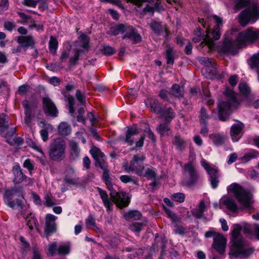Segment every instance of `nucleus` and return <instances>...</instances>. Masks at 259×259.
<instances>
[{
	"mask_svg": "<svg viewBox=\"0 0 259 259\" xmlns=\"http://www.w3.org/2000/svg\"><path fill=\"white\" fill-rule=\"evenodd\" d=\"M233 31H228L225 34L223 49H233L236 47L244 48L247 47V44H252L255 40H259V30L253 27H249L239 33L235 40H233L228 36V33H231Z\"/></svg>",
	"mask_w": 259,
	"mask_h": 259,
	"instance_id": "1",
	"label": "nucleus"
},
{
	"mask_svg": "<svg viewBox=\"0 0 259 259\" xmlns=\"http://www.w3.org/2000/svg\"><path fill=\"white\" fill-rule=\"evenodd\" d=\"M235 7L237 11L247 7L238 16L239 23L243 26L253 24L259 19V7L255 3L250 0H236Z\"/></svg>",
	"mask_w": 259,
	"mask_h": 259,
	"instance_id": "2",
	"label": "nucleus"
},
{
	"mask_svg": "<svg viewBox=\"0 0 259 259\" xmlns=\"http://www.w3.org/2000/svg\"><path fill=\"white\" fill-rule=\"evenodd\" d=\"M241 230L240 225H235L232 232L233 240L230 252V255L232 257L244 258L250 256L254 251L253 248L247 247L245 240L239 237Z\"/></svg>",
	"mask_w": 259,
	"mask_h": 259,
	"instance_id": "3",
	"label": "nucleus"
},
{
	"mask_svg": "<svg viewBox=\"0 0 259 259\" xmlns=\"http://www.w3.org/2000/svg\"><path fill=\"white\" fill-rule=\"evenodd\" d=\"M225 101L220 102L218 105L219 119L225 121L231 114L230 110L235 108L239 104L237 100L236 95L232 90L227 89L225 92Z\"/></svg>",
	"mask_w": 259,
	"mask_h": 259,
	"instance_id": "4",
	"label": "nucleus"
},
{
	"mask_svg": "<svg viewBox=\"0 0 259 259\" xmlns=\"http://www.w3.org/2000/svg\"><path fill=\"white\" fill-rule=\"evenodd\" d=\"M228 193H233L241 205V208L249 209L253 203L251 194L240 185L234 183L227 187Z\"/></svg>",
	"mask_w": 259,
	"mask_h": 259,
	"instance_id": "5",
	"label": "nucleus"
},
{
	"mask_svg": "<svg viewBox=\"0 0 259 259\" xmlns=\"http://www.w3.org/2000/svg\"><path fill=\"white\" fill-rule=\"evenodd\" d=\"M110 32L113 35L120 33L123 34V38H130L135 43L140 42L142 39L140 34L133 26L126 24H120L112 26L110 29Z\"/></svg>",
	"mask_w": 259,
	"mask_h": 259,
	"instance_id": "6",
	"label": "nucleus"
},
{
	"mask_svg": "<svg viewBox=\"0 0 259 259\" xmlns=\"http://www.w3.org/2000/svg\"><path fill=\"white\" fill-rule=\"evenodd\" d=\"M66 144L61 138H56L50 144L49 151L50 158L55 161H61L65 157Z\"/></svg>",
	"mask_w": 259,
	"mask_h": 259,
	"instance_id": "7",
	"label": "nucleus"
},
{
	"mask_svg": "<svg viewBox=\"0 0 259 259\" xmlns=\"http://www.w3.org/2000/svg\"><path fill=\"white\" fill-rule=\"evenodd\" d=\"M209 17H208L206 20L204 19H201L199 20V23L202 24V25L204 27H206L207 30L206 31V35L205 36H198L193 38V41L194 43L201 42V46L203 48L205 46H207L208 49H212L214 45V42L213 40L210 38L208 34L210 33V24L209 22Z\"/></svg>",
	"mask_w": 259,
	"mask_h": 259,
	"instance_id": "8",
	"label": "nucleus"
},
{
	"mask_svg": "<svg viewBox=\"0 0 259 259\" xmlns=\"http://www.w3.org/2000/svg\"><path fill=\"white\" fill-rule=\"evenodd\" d=\"M184 175L185 177V179L183 181L185 185L190 187L197 183L199 175L192 162L184 165Z\"/></svg>",
	"mask_w": 259,
	"mask_h": 259,
	"instance_id": "9",
	"label": "nucleus"
},
{
	"mask_svg": "<svg viewBox=\"0 0 259 259\" xmlns=\"http://www.w3.org/2000/svg\"><path fill=\"white\" fill-rule=\"evenodd\" d=\"M213 237V247L220 254H223L225 250L226 244V239L220 233L214 231H209L205 233L206 238Z\"/></svg>",
	"mask_w": 259,
	"mask_h": 259,
	"instance_id": "10",
	"label": "nucleus"
},
{
	"mask_svg": "<svg viewBox=\"0 0 259 259\" xmlns=\"http://www.w3.org/2000/svg\"><path fill=\"white\" fill-rule=\"evenodd\" d=\"M110 195L112 201L120 208L127 207L130 203V198L123 191L116 192L114 189L110 190Z\"/></svg>",
	"mask_w": 259,
	"mask_h": 259,
	"instance_id": "11",
	"label": "nucleus"
},
{
	"mask_svg": "<svg viewBox=\"0 0 259 259\" xmlns=\"http://www.w3.org/2000/svg\"><path fill=\"white\" fill-rule=\"evenodd\" d=\"M22 106L26 115L25 122L28 125L31 122L38 110V102L36 101L28 102L27 100H24Z\"/></svg>",
	"mask_w": 259,
	"mask_h": 259,
	"instance_id": "12",
	"label": "nucleus"
},
{
	"mask_svg": "<svg viewBox=\"0 0 259 259\" xmlns=\"http://www.w3.org/2000/svg\"><path fill=\"white\" fill-rule=\"evenodd\" d=\"M145 157L142 155H135L131 162L130 170L134 171L139 176L144 175V166L143 161Z\"/></svg>",
	"mask_w": 259,
	"mask_h": 259,
	"instance_id": "13",
	"label": "nucleus"
},
{
	"mask_svg": "<svg viewBox=\"0 0 259 259\" xmlns=\"http://www.w3.org/2000/svg\"><path fill=\"white\" fill-rule=\"evenodd\" d=\"M201 164L209 175V180L212 188L213 189L216 188L219 183V175L218 169L211 167L210 165L204 160L201 161Z\"/></svg>",
	"mask_w": 259,
	"mask_h": 259,
	"instance_id": "14",
	"label": "nucleus"
},
{
	"mask_svg": "<svg viewBox=\"0 0 259 259\" xmlns=\"http://www.w3.org/2000/svg\"><path fill=\"white\" fill-rule=\"evenodd\" d=\"M90 152L96 161V166H99L102 169L108 168V163L105 161V155L99 148L93 147Z\"/></svg>",
	"mask_w": 259,
	"mask_h": 259,
	"instance_id": "15",
	"label": "nucleus"
},
{
	"mask_svg": "<svg viewBox=\"0 0 259 259\" xmlns=\"http://www.w3.org/2000/svg\"><path fill=\"white\" fill-rule=\"evenodd\" d=\"M44 113L49 116L55 117L58 116V110L54 102L49 97L42 99Z\"/></svg>",
	"mask_w": 259,
	"mask_h": 259,
	"instance_id": "16",
	"label": "nucleus"
},
{
	"mask_svg": "<svg viewBox=\"0 0 259 259\" xmlns=\"http://www.w3.org/2000/svg\"><path fill=\"white\" fill-rule=\"evenodd\" d=\"M244 124L239 121L231 126L230 134L233 141L237 142L240 139L244 133Z\"/></svg>",
	"mask_w": 259,
	"mask_h": 259,
	"instance_id": "17",
	"label": "nucleus"
},
{
	"mask_svg": "<svg viewBox=\"0 0 259 259\" xmlns=\"http://www.w3.org/2000/svg\"><path fill=\"white\" fill-rule=\"evenodd\" d=\"M22 190L23 188L22 187H17V193L20 191L22 193ZM17 210L19 211L20 215L24 219L32 214L29 210V205L26 204V202L22 194L21 198L17 199Z\"/></svg>",
	"mask_w": 259,
	"mask_h": 259,
	"instance_id": "18",
	"label": "nucleus"
},
{
	"mask_svg": "<svg viewBox=\"0 0 259 259\" xmlns=\"http://www.w3.org/2000/svg\"><path fill=\"white\" fill-rule=\"evenodd\" d=\"M68 158L70 162L75 161L79 158L80 149L76 142L72 140L69 141L68 144Z\"/></svg>",
	"mask_w": 259,
	"mask_h": 259,
	"instance_id": "19",
	"label": "nucleus"
},
{
	"mask_svg": "<svg viewBox=\"0 0 259 259\" xmlns=\"http://www.w3.org/2000/svg\"><path fill=\"white\" fill-rule=\"evenodd\" d=\"M56 217L51 214H48L45 219V234L48 237L56 231L55 220Z\"/></svg>",
	"mask_w": 259,
	"mask_h": 259,
	"instance_id": "20",
	"label": "nucleus"
},
{
	"mask_svg": "<svg viewBox=\"0 0 259 259\" xmlns=\"http://www.w3.org/2000/svg\"><path fill=\"white\" fill-rule=\"evenodd\" d=\"M16 190L15 189H8L4 195L5 203L9 207L14 209L16 205Z\"/></svg>",
	"mask_w": 259,
	"mask_h": 259,
	"instance_id": "21",
	"label": "nucleus"
},
{
	"mask_svg": "<svg viewBox=\"0 0 259 259\" xmlns=\"http://www.w3.org/2000/svg\"><path fill=\"white\" fill-rule=\"evenodd\" d=\"M65 182L73 186L80 185L79 179L76 177L74 168L71 166H68L66 171V175L64 178Z\"/></svg>",
	"mask_w": 259,
	"mask_h": 259,
	"instance_id": "22",
	"label": "nucleus"
},
{
	"mask_svg": "<svg viewBox=\"0 0 259 259\" xmlns=\"http://www.w3.org/2000/svg\"><path fill=\"white\" fill-rule=\"evenodd\" d=\"M151 29L158 35H163L166 37L168 33L165 25H162L161 23L156 21H152L150 24Z\"/></svg>",
	"mask_w": 259,
	"mask_h": 259,
	"instance_id": "23",
	"label": "nucleus"
},
{
	"mask_svg": "<svg viewBox=\"0 0 259 259\" xmlns=\"http://www.w3.org/2000/svg\"><path fill=\"white\" fill-rule=\"evenodd\" d=\"M221 202L225 205L229 210L236 212L240 207L236 204L234 198L229 196H224L221 199Z\"/></svg>",
	"mask_w": 259,
	"mask_h": 259,
	"instance_id": "24",
	"label": "nucleus"
},
{
	"mask_svg": "<svg viewBox=\"0 0 259 259\" xmlns=\"http://www.w3.org/2000/svg\"><path fill=\"white\" fill-rule=\"evenodd\" d=\"M172 145L175 146L176 149L180 151H183L186 148L187 143L179 134H177L172 137Z\"/></svg>",
	"mask_w": 259,
	"mask_h": 259,
	"instance_id": "25",
	"label": "nucleus"
},
{
	"mask_svg": "<svg viewBox=\"0 0 259 259\" xmlns=\"http://www.w3.org/2000/svg\"><path fill=\"white\" fill-rule=\"evenodd\" d=\"M97 189L102 200L104 206L107 208V211H112L113 204L109 198L108 194L106 191L102 190L99 187H97Z\"/></svg>",
	"mask_w": 259,
	"mask_h": 259,
	"instance_id": "26",
	"label": "nucleus"
},
{
	"mask_svg": "<svg viewBox=\"0 0 259 259\" xmlns=\"http://www.w3.org/2000/svg\"><path fill=\"white\" fill-rule=\"evenodd\" d=\"M212 17L216 24L214 26L211 33L213 38L215 40H218L220 38L221 35L220 27L222 25V19L217 15H213Z\"/></svg>",
	"mask_w": 259,
	"mask_h": 259,
	"instance_id": "27",
	"label": "nucleus"
},
{
	"mask_svg": "<svg viewBox=\"0 0 259 259\" xmlns=\"http://www.w3.org/2000/svg\"><path fill=\"white\" fill-rule=\"evenodd\" d=\"M139 133V130L136 128L127 127V130L126 132L125 138L124 141L130 146H132L135 143L132 137L138 135Z\"/></svg>",
	"mask_w": 259,
	"mask_h": 259,
	"instance_id": "28",
	"label": "nucleus"
},
{
	"mask_svg": "<svg viewBox=\"0 0 259 259\" xmlns=\"http://www.w3.org/2000/svg\"><path fill=\"white\" fill-rule=\"evenodd\" d=\"M165 118V120L167 122H170L175 117V113L174 110L170 108H164L162 111V113L160 114L159 118Z\"/></svg>",
	"mask_w": 259,
	"mask_h": 259,
	"instance_id": "29",
	"label": "nucleus"
},
{
	"mask_svg": "<svg viewBox=\"0 0 259 259\" xmlns=\"http://www.w3.org/2000/svg\"><path fill=\"white\" fill-rule=\"evenodd\" d=\"M8 119L7 115L4 113L0 114V132L2 136L6 135V132L9 131Z\"/></svg>",
	"mask_w": 259,
	"mask_h": 259,
	"instance_id": "30",
	"label": "nucleus"
},
{
	"mask_svg": "<svg viewBox=\"0 0 259 259\" xmlns=\"http://www.w3.org/2000/svg\"><path fill=\"white\" fill-rule=\"evenodd\" d=\"M247 63L251 68L253 69L255 68H259V53L255 54L252 56L247 60ZM257 78L259 80V69H257Z\"/></svg>",
	"mask_w": 259,
	"mask_h": 259,
	"instance_id": "31",
	"label": "nucleus"
},
{
	"mask_svg": "<svg viewBox=\"0 0 259 259\" xmlns=\"http://www.w3.org/2000/svg\"><path fill=\"white\" fill-rule=\"evenodd\" d=\"M124 219L128 221L131 220H138L142 218L141 213L136 210H129L124 214Z\"/></svg>",
	"mask_w": 259,
	"mask_h": 259,
	"instance_id": "32",
	"label": "nucleus"
},
{
	"mask_svg": "<svg viewBox=\"0 0 259 259\" xmlns=\"http://www.w3.org/2000/svg\"><path fill=\"white\" fill-rule=\"evenodd\" d=\"M103 170L102 179L105 182L107 188L109 190H112L113 189L112 179L110 177V172L107 168L102 169Z\"/></svg>",
	"mask_w": 259,
	"mask_h": 259,
	"instance_id": "33",
	"label": "nucleus"
},
{
	"mask_svg": "<svg viewBox=\"0 0 259 259\" xmlns=\"http://www.w3.org/2000/svg\"><path fill=\"white\" fill-rule=\"evenodd\" d=\"M40 124H42L41 127L45 128L40 131V135L44 141H46L48 139V130H52V125L47 123L45 120H42L39 122Z\"/></svg>",
	"mask_w": 259,
	"mask_h": 259,
	"instance_id": "34",
	"label": "nucleus"
},
{
	"mask_svg": "<svg viewBox=\"0 0 259 259\" xmlns=\"http://www.w3.org/2000/svg\"><path fill=\"white\" fill-rule=\"evenodd\" d=\"M59 133L62 136H68L71 132V128L70 125L65 122H62L58 126Z\"/></svg>",
	"mask_w": 259,
	"mask_h": 259,
	"instance_id": "35",
	"label": "nucleus"
},
{
	"mask_svg": "<svg viewBox=\"0 0 259 259\" xmlns=\"http://www.w3.org/2000/svg\"><path fill=\"white\" fill-rule=\"evenodd\" d=\"M170 94L176 98H182L184 96V89L178 84H174L170 89Z\"/></svg>",
	"mask_w": 259,
	"mask_h": 259,
	"instance_id": "36",
	"label": "nucleus"
},
{
	"mask_svg": "<svg viewBox=\"0 0 259 259\" xmlns=\"http://www.w3.org/2000/svg\"><path fill=\"white\" fill-rule=\"evenodd\" d=\"M210 139L217 146L222 145L225 141V137L220 134H212L209 135Z\"/></svg>",
	"mask_w": 259,
	"mask_h": 259,
	"instance_id": "37",
	"label": "nucleus"
},
{
	"mask_svg": "<svg viewBox=\"0 0 259 259\" xmlns=\"http://www.w3.org/2000/svg\"><path fill=\"white\" fill-rule=\"evenodd\" d=\"M150 108L153 112L159 115L162 113L163 110L162 105L157 99H154L151 102Z\"/></svg>",
	"mask_w": 259,
	"mask_h": 259,
	"instance_id": "38",
	"label": "nucleus"
},
{
	"mask_svg": "<svg viewBox=\"0 0 259 259\" xmlns=\"http://www.w3.org/2000/svg\"><path fill=\"white\" fill-rule=\"evenodd\" d=\"M17 41L23 44L26 47H31L34 44L33 38L31 36L19 37Z\"/></svg>",
	"mask_w": 259,
	"mask_h": 259,
	"instance_id": "39",
	"label": "nucleus"
},
{
	"mask_svg": "<svg viewBox=\"0 0 259 259\" xmlns=\"http://www.w3.org/2000/svg\"><path fill=\"white\" fill-rule=\"evenodd\" d=\"M20 251L22 254H25L30 250V244L29 242L23 236L20 237Z\"/></svg>",
	"mask_w": 259,
	"mask_h": 259,
	"instance_id": "40",
	"label": "nucleus"
},
{
	"mask_svg": "<svg viewBox=\"0 0 259 259\" xmlns=\"http://www.w3.org/2000/svg\"><path fill=\"white\" fill-rule=\"evenodd\" d=\"M169 123L165 121L164 123H160L157 126L156 129L160 135L163 136L167 134L168 132L170 130V127L168 125Z\"/></svg>",
	"mask_w": 259,
	"mask_h": 259,
	"instance_id": "41",
	"label": "nucleus"
},
{
	"mask_svg": "<svg viewBox=\"0 0 259 259\" xmlns=\"http://www.w3.org/2000/svg\"><path fill=\"white\" fill-rule=\"evenodd\" d=\"M83 52V50H73V51L71 52V54L73 55V56H71L69 59L70 65H74L76 62L79 60L80 54Z\"/></svg>",
	"mask_w": 259,
	"mask_h": 259,
	"instance_id": "42",
	"label": "nucleus"
},
{
	"mask_svg": "<svg viewBox=\"0 0 259 259\" xmlns=\"http://www.w3.org/2000/svg\"><path fill=\"white\" fill-rule=\"evenodd\" d=\"M78 40L81 44V47L82 49H87L89 47L90 38L86 34L82 33L78 37Z\"/></svg>",
	"mask_w": 259,
	"mask_h": 259,
	"instance_id": "43",
	"label": "nucleus"
},
{
	"mask_svg": "<svg viewBox=\"0 0 259 259\" xmlns=\"http://www.w3.org/2000/svg\"><path fill=\"white\" fill-rule=\"evenodd\" d=\"M165 57L167 64L172 65L175 59V52L174 51V50H166Z\"/></svg>",
	"mask_w": 259,
	"mask_h": 259,
	"instance_id": "44",
	"label": "nucleus"
},
{
	"mask_svg": "<svg viewBox=\"0 0 259 259\" xmlns=\"http://www.w3.org/2000/svg\"><path fill=\"white\" fill-rule=\"evenodd\" d=\"M199 117L200 122L201 124H207V120L210 116L207 114L205 108L203 107L201 108Z\"/></svg>",
	"mask_w": 259,
	"mask_h": 259,
	"instance_id": "45",
	"label": "nucleus"
},
{
	"mask_svg": "<svg viewBox=\"0 0 259 259\" xmlns=\"http://www.w3.org/2000/svg\"><path fill=\"white\" fill-rule=\"evenodd\" d=\"M239 90L244 96L247 97L250 93V89L248 85L245 82H241L239 84Z\"/></svg>",
	"mask_w": 259,
	"mask_h": 259,
	"instance_id": "46",
	"label": "nucleus"
},
{
	"mask_svg": "<svg viewBox=\"0 0 259 259\" xmlns=\"http://www.w3.org/2000/svg\"><path fill=\"white\" fill-rule=\"evenodd\" d=\"M144 224L142 223H133L130 226V230L134 232L139 233L143 229Z\"/></svg>",
	"mask_w": 259,
	"mask_h": 259,
	"instance_id": "47",
	"label": "nucleus"
},
{
	"mask_svg": "<svg viewBox=\"0 0 259 259\" xmlns=\"http://www.w3.org/2000/svg\"><path fill=\"white\" fill-rule=\"evenodd\" d=\"M6 134L4 137L7 138V142L11 145H15L16 144V135L14 133L10 134L8 131L6 132Z\"/></svg>",
	"mask_w": 259,
	"mask_h": 259,
	"instance_id": "48",
	"label": "nucleus"
},
{
	"mask_svg": "<svg viewBox=\"0 0 259 259\" xmlns=\"http://www.w3.org/2000/svg\"><path fill=\"white\" fill-rule=\"evenodd\" d=\"M27 222V225L30 230H32L36 224V220L33 215H30L25 219Z\"/></svg>",
	"mask_w": 259,
	"mask_h": 259,
	"instance_id": "49",
	"label": "nucleus"
},
{
	"mask_svg": "<svg viewBox=\"0 0 259 259\" xmlns=\"http://www.w3.org/2000/svg\"><path fill=\"white\" fill-rule=\"evenodd\" d=\"M38 2H41V4L44 6H46V0H24V4L30 7H35Z\"/></svg>",
	"mask_w": 259,
	"mask_h": 259,
	"instance_id": "50",
	"label": "nucleus"
},
{
	"mask_svg": "<svg viewBox=\"0 0 259 259\" xmlns=\"http://www.w3.org/2000/svg\"><path fill=\"white\" fill-rule=\"evenodd\" d=\"M185 198V195L183 193H174L171 196V199L172 200L179 202H183L184 201Z\"/></svg>",
	"mask_w": 259,
	"mask_h": 259,
	"instance_id": "51",
	"label": "nucleus"
},
{
	"mask_svg": "<svg viewBox=\"0 0 259 259\" xmlns=\"http://www.w3.org/2000/svg\"><path fill=\"white\" fill-rule=\"evenodd\" d=\"M143 177H147L148 179H155L156 174L154 168H148L145 172L144 171V175Z\"/></svg>",
	"mask_w": 259,
	"mask_h": 259,
	"instance_id": "52",
	"label": "nucleus"
},
{
	"mask_svg": "<svg viewBox=\"0 0 259 259\" xmlns=\"http://www.w3.org/2000/svg\"><path fill=\"white\" fill-rule=\"evenodd\" d=\"M135 253L133 254H130L128 255V257L131 259H136L137 258H139L140 256L142 255L143 254V249L142 248H138L137 249L136 248V250L134 251Z\"/></svg>",
	"mask_w": 259,
	"mask_h": 259,
	"instance_id": "53",
	"label": "nucleus"
},
{
	"mask_svg": "<svg viewBox=\"0 0 259 259\" xmlns=\"http://www.w3.org/2000/svg\"><path fill=\"white\" fill-rule=\"evenodd\" d=\"M18 179L17 180V183H20L23 182L28 181L30 183L31 179L29 178H27L21 171L20 170V174H19Z\"/></svg>",
	"mask_w": 259,
	"mask_h": 259,
	"instance_id": "54",
	"label": "nucleus"
},
{
	"mask_svg": "<svg viewBox=\"0 0 259 259\" xmlns=\"http://www.w3.org/2000/svg\"><path fill=\"white\" fill-rule=\"evenodd\" d=\"M198 60L207 67L211 66L212 64L211 60L208 57H198Z\"/></svg>",
	"mask_w": 259,
	"mask_h": 259,
	"instance_id": "55",
	"label": "nucleus"
},
{
	"mask_svg": "<svg viewBox=\"0 0 259 259\" xmlns=\"http://www.w3.org/2000/svg\"><path fill=\"white\" fill-rule=\"evenodd\" d=\"M257 154V152H253L248 153H246L242 157V159L244 160L245 162L249 161L250 159L256 157Z\"/></svg>",
	"mask_w": 259,
	"mask_h": 259,
	"instance_id": "56",
	"label": "nucleus"
},
{
	"mask_svg": "<svg viewBox=\"0 0 259 259\" xmlns=\"http://www.w3.org/2000/svg\"><path fill=\"white\" fill-rule=\"evenodd\" d=\"M57 251L60 254H67L69 253V248L66 245H61L58 247Z\"/></svg>",
	"mask_w": 259,
	"mask_h": 259,
	"instance_id": "57",
	"label": "nucleus"
},
{
	"mask_svg": "<svg viewBox=\"0 0 259 259\" xmlns=\"http://www.w3.org/2000/svg\"><path fill=\"white\" fill-rule=\"evenodd\" d=\"M98 51L99 52H97L96 54L110 56L115 53L116 50H98Z\"/></svg>",
	"mask_w": 259,
	"mask_h": 259,
	"instance_id": "58",
	"label": "nucleus"
},
{
	"mask_svg": "<svg viewBox=\"0 0 259 259\" xmlns=\"http://www.w3.org/2000/svg\"><path fill=\"white\" fill-rule=\"evenodd\" d=\"M120 180L122 182L124 183H127L131 182H133L135 184L136 183V181L134 180L133 177L132 176L122 175L120 176Z\"/></svg>",
	"mask_w": 259,
	"mask_h": 259,
	"instance_id": "59",
	"label": "nucleus"
},
{
	"mask_svg": "<svg viewBox=\"0 0 259 259\" xmlns=\"http://www.w3.org/2000/svg\"><path fill=\"white\" fill-rule=\"evenodd\" d=\"M57 250V243L56 242H53L48 245V251L50 255L53 256Z\"/></svg>",
	"mask_w": 259,
	"mask_h": 259,
	"instance_id": "60",
	"label": "nucleus"
},
{
	"mask_svg": "<svg viewBox=\"0 0 259 259\" xmlns=\"http://www.w3.org/2000/svg\"><path fill=\"white\" fill-rule=\"evenodd\" d=\"M164 210L168 218L171 219L173 221H176L177 220V215L169 208L164 207Z\"/></svg>",
	"mask_w": 259,
	"mask_h": 259,
	"instance_id": "61",
	"label": "nucleus"
},
{
	"mask_svg": "<svg viewBox=\"0 0 259 259\" xmlns=\"http://www.w3.org/2000/svg\"><path fill=\"white\" fill-rule=\"evenodd\" d=\"M9 8L8 0H2L0 3V14L7 10Z\"/></svg>",
	"mask_w": 259,
	"mask_h": 259,
	"instance_id": "62",
	"label": "nucleus"
},
{
	"mask_svg": "<svg viewBox=\"0 0 259 259\" xmlns=\"http://www.w3.org/2000/svg\"><path fill=\"white\" fill-rule=\"evenodd\" d=\"M16 25L14 22L7 21L4 23V27L5 29L8 31H11L15 27Z\"/></svg>",
	"mask_w": 259,
	"mask_h": 259,
	"instance_id": "63",
	"label": "nucleus"
},
{
	"mask_svg": "<svg viewBox=\"0 0 259 259\" xmlns=\"http://www.w3.org/2000/svg\"><path fill=\"white\" fill-rule=\"evenodd\" d=\"M58 41L56 38L51 36L49 41V49H57Z\"/></svg>",
	"mask_w": 259,
	"mask_h": 259,
	"instance_id": "64",
	"label": "nucleus"
}]
</instances>
